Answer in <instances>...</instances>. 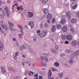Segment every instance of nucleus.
Here are the masks:
<instances>
[{
	"instance_id": "nucleus-52",
	"label": "nucleus",
	"mask_w": 79,
	"mask_h": 79,
	"mask_svg": "<svg viewBox=\"0 0 79 79\" xmlns=\"http://www.w3.org/2000/svg\"><path fill=\"white\" fill-rule=\"evenodd\" d=\"M7 2L8 3H10V0H7Z\"/></svg>"
},
{
	"instance_id": "nucleus-20",
	"label": "nucleus",
	"mask_w": 79,
	"mask_h": 79,
	"mask_svg": "<svg viewBox=\"0 0 79 79\" xmlns=\"http://www.w3.org/2000/svg\"><path fill=\"white\" fill-rule=\"evenodd\" d=\"M57 29L59 30L61 28V25L60 24H57L56 25Z\"/></svg>"
},
{
	"instance_id": "nucleus-32",
	"label": "nucleus",
	"mask_w": 79,
	"mask_h": 79,
	"mask_svg": "<svg viewBox=\"0 0 79 79\" xmlns=\"http://www.w3.org/2000/svg\"><path fill=\"white\" fill-rule=\"evenodd\" d=\"M55 66H56V67H58V66H59V63L56 62V63H55Z\"/></svg>"
},
{
	"instance_id": "nucleus-9",
	"label": "nucleus",
	"mask_w": 79,
	"mask_h": 79,
	"mask_svg": "<svg viewBox=\"0 0 79 79\" xmlns=\"http://www.w3.org/2000/svg\"><path fill=\"white\" fill-rule=\"evenodd\" d=\"M47 19L51 20L52 19V15L51 14L48 13L47 16Z\"/></svg>"
},
{
	"instance_id": "nucleus-57",
	"label": "nucleus",
	"mask_w": 79,
	"mask_h": 79,
	"mask_svg": "<svg viewBox=\"0 0 79 79\" xmlns=\"http://www.w3.org/2000/svg\"><path fill=\"white\" fill-rule=\"evenodd\" d=\"M2 31V30L1 29V27H0V32H1Z\"/></svg>"
},
{
	"instance_id": "nucleus-41",
	"label": "nucleus",
	"mask_w": 79,
	"mask_h": 79,
	"mask_svg": "<svg viewBox=\"0 0 79 79\" xmlns=\"http://www.w3.org/2000/svg\"><path fill=\"white\" fill-rule=\"evenodd\" d=\"M39 79H43V77L42 76H40L39 77Z\"/></svg>"
},
{
	"instance_id": "nucleus-50",
	"label": "nucleus",
	"mask_w": 79,
	"mask_h": 79,
	"mask_svg": "<svg viewBox=\"0 0 79 79\" xmlns=\"http://www.w3.org/2000/svg\"><path fill=\"white\" fill-rule=\"evenodd\" d=\"M77 16L79 17V12H78L77 13Z\"/></svg>"
},
{
	"instance_id": "nucleus-46",
	"label": "nucleus",
	"mask_w": 79,
	"mask_h": 79,
	"mask_svg": "<svg viewBox=\"0 0 79 79\" xmlns=\"http://www.w3.org/2000/svg\"><path fill=\"white\" fill-rule=\"evenodd\" d=\"M0 16L1 18H4V16L2 15H1Z\"/></svg>"
},
{
	"instance_id": "nucleus-3",
	"label": "nucleus",
	"mask_w": 79,
	"mask_h": 79,
	"mask_svg": "<svg viewBox=\"0 0 79 79\" xmlns=\"http://www.w3.org/2000/svg\"><path fill=\"white\" fill-rule=\"evenodd\" d=\"M18 27L19 28V29H20L21 30V32H22V34H20L19 35V37L20 39H22V38H23V36H22V35H23L24 34L23 32V27H22V26H21V25H18Z\"/></svg>"
},
{
	"instance_id": "nucleus-24",
	"label": "nucleus",
	"mask_w": 79,
	"mask_h": 79,
	"mask_svg": "<svg viewBox=\"0 0 79 79\" xmlns=\"http://www.w3.org/2000/svg\"><path fill=\"white\" fill-rule=\"evenodd\" d=\"M69 63L70 64H73V59H70Z\"/></svg>"
},
{
	"instance_id": "nucleus-55",
	"label": "nucleus",
	"mask_w": 79,
	"mask_h": 79,
	"mask_svg": "<svg viewBox=\"0 0 79 79\" xmlns=\"http://www.w3.org/2000/svg\"><path fill=\"white\" fill-rule=\"evenodd\" d=\"M13 40L14 41H16V39L15 38H13Z\"/></svg>"
},
{
	"instance_id": "nucleus-39",
	"label": "nucleus",
	"mask_w": 79,
	"mask_h": 79,
	"mask_svg": "<svg viewBox=\"0 0 79 79\" xmlns=\"http://www.w3.org/2000/svg\"><path fill=\"white\" fill-rule=\"evenodd\" d=\"M55 48L56 50H58V46L57 45H56L55 46Z\"/></svg>"
},
{
	"instance_id": "nucleus-64",
	"label": "nucleus",
	"mask_w": 79,
	"mask_h": 79,
	"mask_svg": "<svg viewBox=\"0 0 79 79\" xmlns=\"http://www.w3.org/2000/svg\"><path fill=\"white\" fill-rule=\"evenodd\" d=\"M64 79H69V78L67 77V78H64Z\"/></svg>"
},
{
	"instance_id": "nucleus-21",
	"label": "nucleus",
	"mask_w": 79,
	"mask_h": 79,
	"mask_svg": "<svg viewBox=\"0 0 79 79\" xmlns=\"http://www.w3.org/2000/svg\"><path fill=\"white\" fill-rule=\"evenodd\" d=\"M41 1L42 3L45 4V3H47L48 2V0H41Z\"/></svg>"
},
{
	"instance_id": "nucleus-2",
	"label": "nucleus",
	"mask_w": 79,
	"mask_h": 79,
	"mask_svg": "<svg viewBox=\"0 0 79 79\" xmlns=\"http://www.w3.org/2000/svg\"><path fill=\"white\" fill-rule=\"evenodd\" d=\"M79 55V50L77 51H75L73 52V54H72L71 55V56L72 58H75V57H77Z\"/></svg>"
},
{
	"instance_id": "nucleus-10",
	"label": "nucleus",
	"mask_w": 79,
	"mask_h": 79,
	"mask_svg": "<svg viewBox=\"0 0 79 79\" xmlns=\"http://www.w3.org/2000/svg\"><path fill=\"white\" fill-rule=\"evenodd\" d=\"M34 15V13L32 12H29L28 13L27 16L29 17H32Z\"/></svg>"
},
{
	"instance_id": "nucleus-11",
	"label": "nucleus",
	"mask_w": 79,
	"mask_h": 79,
	"mask_svg": "<svg viewBox=\"0 0 79 79\" xmlns=\"http://www.w3.org/2000/svg\"><path fill=\"white\" fill-rule=\"evenodd\" d=\"M62 31L63 32H66L68 31V27L66 26H64L62 27Z\"/></svg>"
},
{
	"instance_id": "nucleus-43",
	"label": "nucleus",
	"mask_w": 79,
	"mask_h": 79,
	"mask_svg": "<svg viewBox=\"0 0 79 79\" xmlns=\"http://www.w3.org/2000/svg\"><path fill=\"white\" fill-rule=\"evenodd\" d=\"M17 9L18 10H20V7H19V6H17Z\"/></svg>"
},
{
	"instance_id": "nucleus-56",
	"label": "nucleus",
	"mask_w": 79,
	"mask_h": 79,
	"mask_svg": "<svg viewBox=\"0 0 79 79\" xmlns=\"http://www.w3.org/2000/svg\"><path fill=\"white\" fill-rule=\"evenodd\" d=\"M2 2H0V6H1L2 5Z\"/></svg>"
},
{
	"instance_id": "nucleus-14",
	"label": "nucleus",
	"mask_w": 79,
	"mask_h": 79,
	"mask_svg": "<svg viewBox=\"0 0 79 79\" xmlns=\"http://www.w3.org/2000/svg\"><path fill=\"white\" fill-rule=\"evenodd\" d=\"M71 22L72 23H76L77 19H72L71 20Z\"/></svg>"
},
{
	"instance_id": "nucleus-45",
	"label": "nucleus",
	"mask_w": 79,
	"mask_h": 79,
	"mask_svg": "<svg viewBox=\"0 0 79 79\" xmlns=\"http://www.w3.org/2000/svg\"><path fill=\"white\" fill-rule=\"evenodd\" d=\"M40 59L42 60H44V57L42 56L40 57Z\"/></svg>"
},
{
	"instance_id": "nucleus-4",
	"label": "nucleus",
	"mask_w": 79,
	"mask_h": 79,
	"mask_svg": "<svg viewBox=\"0 0 79 79\" xmlns=\"http://www.w3.org/2000/svg\"><path fill=\"white\" fill-rule=\"evenodd\" d=\"M3 22L1 21L0 22V25L3 29H6V31L8 30V28L6 27V25L5 24L3 25Z\"/></svg>"
},
{
	"instance_id": "nucleus-47",
	"label": "nucleus",
	"mask_w": 79,
	"mask_h": 79,
	"mask_svg": "<svg viewBox=\"0 0 79 79\" xmlns=\"http://www.w3.org/2000/svg\"><path fill=\"white\" fill-rule=\"evenodd\" d=\"M20 8H21L20 9H21V10H22V11H23V6H20Z\"/></svg>"
},
{
	"instance_id": "nucleus-44",
	"label": "nucleus",
	"mask_w": 79,
	"mask_h": 79,
	"mask_svg": "<svg viewBox=\"0 0 79 79\" xmlns=\"http://www.w3.org/2000/svg\"><path fill=\"white\" fill-rule=\"evenodd\" d=\"M29 73V71L27 70L25 71V74H28Z\"/></svg>"
},
{
	"instance_id": "nucleus-17",
	"label": "nucleus",
	"mask_w": 79,
	"mask_h": 79,
	"mask_svg": "<svg viewBox=\"0 0 79 79\" xmlns=\"http://www.w3.org/2000/svg\"><path fill=\"white\" fill-rule=\"evenodd\" d=\"M41 66H44V67H45V66H46V63L43 61L41 62Z\"/></svg>"
},
{
	"instance_id": "nucleus-18",
	"label": "nucleus",
	"mask_w": 79,
	"mask_h": 79,
	"mask_svg": "<svg viewBox=\"0 0 79 79\" xmlns=\"http://www.w3.org/2000/svg\"><path fill=\"white\" fill-rule=\"evenodd\" d=\"M2 72V73H6V70H5V69L4 67H2L1 68Z\"/></svg>"
},
{
	"instance_id": "nucleus-25",
	"label": "nucleus",
	"mask_w": 79,
	"mask_h": 79,
	"mask_svg": "<svg viewBox=\"0 0 79 79\" xmlns=\"http://www.w3.org/2000/svg\"><path fill=\"white\" fill-rule=\"evenodd\" d=\"M25 48V47L23 45H22L20 47V50H24Z\"/></svg>"
},
{
	"instance_id": "nucleus-22",
	"label": "nucleus",
	"mask_w": 79,
	"mask_h": 79,
	"mask_svg": "<svg viewBox=\"0 0 79 79\" xmlns=\"http://www.w3.org/2000/svg\"><path fill=\"white\" fill-rule=\"evenodd\" d=\"M59 76L60 78H63V73H60Z\"/></svg>"
},
{
	"instance_id": "nucleus-27",
	"label": "nucleus",
	"mask_w": 79,
	"mask_h": 79,
	"mask_svg": "<svg viewBox=\"0 0 79 79\" xmlns=\"http://www.w3.org/2000/svg\"><path fill=\"white\" fill-rule=\"evenodd\" d=\"M52 52L54 53H57V51H56V50H55V49H52L51 50Z\"/></svg>"
},
{
	"instance_id": "nucleus-6",
	"label": "nucleus",
	"mask_w": 79,
	"mask_h": 79,
	"mask_svg": "<svg viewBox=\"0 0 79 79\" xmlns=\"http://www.w3.org/2000/svg\"><path fill=\"white\" fill-rule=\"evenodd\" d=\"M28 25L31 27V29H33L34 27V23L32 21H30L28 22Z\"/></svg>"
},
{
	"instance_id": "nucleus-12",
	"label": "nucleus",
	"mask_w": 79,
	"mask_h": 79,
	"mask_svg": "<svg viewBox=\"0 0 79 79\" xmlns=\"http://www.w3.org/2000/svg\"><path fill=\"white\" fill-rule=\"evenodd\" d=\"M48 75V77L49 78H50V77L52 76V70H51V69H49V70Z\"/></svg>"
},
{
	"instance_id": "nucleus-5",
	"label": "nucleus",
	"mask_w": 79,
	"mask_h": 79,
	"mask_svg": "<svg viewBox=\"0 0 79 79\" xmlns=\"http://www.w3.org/2000/svg\"><path fill=\"white\" fill-rule=\"evenodd\" d=\"M5 10L7 13V17H10V10H9V9H8V7L7 6H6Z\"/></svg>"
},
{
	"instance_id": "nucleus-23",
	"label": "nucleus",
	"mask_w": 79,
	"mask_h": 79,
	"mask_svg": "<svg viewBox=\"0 0 79 79\" xmlns=\"http://www.w3.org/2000/svg\"><path fill=\"white\" fill-rule=\"evenodd\" d=\"M77 7V4H75L72 6V9H73V10H75Z\"/></svg>"
},
{
	"instance_id": "nucleus-53",
	"label": "nucleus",
	"mask_w": 79,
	"mask_h": 79,
	"mask_svg": "<svg viewBox=\"0 0 79 79\" xmlns=\"http://www.w3.org/2000/svg\"><path fill=\"white\" fill-rule=\"evenodd\" d=\"M33 40L34 41H36V38H33Z\"/></svg>"
},
{
	"instance_id": "nucleus-58",
	"label": "nucleus",
	"mask_w": 79,
	"mask_h": 79,
	"mask_svg": "<svg viewBox=\"0 0 79 79\" xmlns=\"http://www.w3.org/2000/svg\"><path fill=\"white\" fill-rule=\"evenodd\" d=\"M76 0H70V1H72V2H75Z\"/></svg>"
},
{
	"instance_id": "nucleus-36",
	"label": "nucleus",
	"mask_w": 79,
	"mask_h": 79,
	"mask_svg": "<svg viewBox=\"0 0 79 79\" xmlns=\"http://www.w3.org/2000/svg\"><path fill=\"white\" fill-rule=\"evenodd\" d=\"M70 31L71 32V33H73V32H74V30L72 28H71L70 29Z\"/></svg>"
},
{
	"instance_id": "nucleus-38",
	"label": "nucleus",
	"mask_w": 79,
	"mask_h": 79,
	"mask_svg": "<svg viewBox=\"0 0 79 79\" xmlns=\"http://www.w3.org/2000/svg\"><path fill=\"white\" fill-rule=\"evenodd\" d=\"M29 51L31 53H32V48H29Z\"/></svg>"
},
{
	"instance_id": "nucleus-19",
	"label": "nucleus",
	"mask_w": 79,
	"mask_h": 79,
	"mask_svg": "<svg viewBox=\"0 0 79 79\" xmlns=\"http://www.w3.org/2000/svg\"><path fill=\"white\" fill-rule=\"evenodd\" d=\"M66 22V19H62L60 21V23L61 24H64Z\"/></svg>"
},
{
	"instance_id": "nucleus-7",
	"label": "nucleus",
	"mask_w": 79,
	"mask_h": 79,
	"mask_svg": "<svg viewBox=\"0 0 79 79\" xmlns=\"http://www.w3.org/2000/svg\"><path fill=\"white\" fill-rule=\"evenodd\" d=\"M66 37L67 38L68 40H69L70 41L72 40V39H73V37L72 36L70 35H68L66 36Z\"/></svg>"
},
{
	"instance_id": "nucleus-42",
	"label": "nucleus",
	"mask_w": 79,
	"mask_h": 79,
	"mask_svg": "<svg viewBox=\"0 0 79 79\" xmlns=\"http://www.w3.org/2000/svg\"><path fill=\"white\" fill-rule=\"evenodd\" d=\"M18 54H19V52H17L15 53V56H17L18 55Z\"/></svg>"
},
{
	"instance_id": "nucleus-62",
	"label": "nucleus",
	"mask_w": 79,
	"mask_h": 79,
	"mask_svg": "<svg viewBox=\"0 0 79 79\" xmlns=\"http://www.w3.org/2000/svg\"><path fill=\"white\" fill-rule=\"evenodd\" d=\"M10 30H13V28H10Z\"/></svg>"
},
{
	"instance_id": "nucleus-48",
	"label": "nucleus",
	"mask_w": 79,
	"mask_h": 79,
	"mask_svg": "<svg viewBox=\"0 0 79 79\" xmlns=\"http://www.w3.org/2000/svg\"><path fill=\"white\" fill-rule=\"evenodd\" d=\"M14 59L15 60H17V56H15L14 58Z\"/></svg>"
},
{
	"instance_id": "nucleus-49",
	"label": "nucleus",
	"mask_w": 79,
	"mask_h": 79,
	"mask_svg": "<svg viewBox=\"0 0 79 79\" xmlns=\"http://www.w3.org/2000/svg\"><path fill=\"white\" fill-rule=\"evenodd\" d=\"M40 32V30H39L37 31V34H39Z\"/></svg>"
},
{
	"instance_id": "nucleus-26",
	"label": "nucleus",
	"mask_w": 79,
	"mask_h": 79,
	"mask_svg": "<svg viewBox=\"0 0 79 79\" xmlns=\"http://www.w3.org/2000/svg\"><path fill=\"white\" fill-rule=\"evenodd\" d=\"M56 23V20L55 18H53L52 20V23L53 24V23Z\"/></svg>"
},
{
	"instance_id": "nucleus-40",
	"label": "nucleus",
	"mask_w": 79,
	"mask_h": 79,
	"mask_svg": "<svg viewBox=\"0 0 79 79\" xmlns=\"http://www.w3.org/2000/svg\"><path fill=\"white\" fill-rule=\"evenodd\" d=\"M14 79H19V77L18 76L15 77Z\"/></svg>"
},
{
	"instance_id": "nucleus-15",
	"label": "nucleus",
	"mask_w": 79,
	"mask_h": 79,
	"mask_svg": "<svg viewBox=\"0 0 79 79\" xmlns=\"http://www.w3.org/2000/svg\"><path fill=\"white\" fill-rule=\"evenodd\" d=\"M44 13V14H47L48 12V9L47 8L44 9L43 10Z\"/></svg>"
},
{
	"instance_id": "nucleus-28",
	"label": "nucleus",
	"mask_w": 79,
	"mask_h": 79,
	"mask_svg": "<svg viewBox=\"0 0 79 79\" xmlns=\"http://www.w3.org/2000/svg\"><path fill=\"white\" fill-rule=\"evenodd\" d=\"M8 23L10 24V26L11 27H13L14 26L13 24L11 22H9Z\"/></svg>"
},
{
	"instance_id": "nucleus-35",
	"label": "nucleus",
	"mask_w": 79,
	"mask_h": 79,
	"mask_svg": "<svg viewBox=\"0 0 79 79\" xmlns=\"http://www.w3.org/2000/svg\"><path fill=\"white\" fill-rule=\"evenodd\" d=\"M70 15V13L69 12H68L66 13V16L67 17H68V16H69Z\"/></svg>"
},
{
	"instance_id": "nucleus-60",
	"label": "nucleus",
	"mask_w": 79,
	"mask_h": 79,
	"mask_svg": "<svg viewBox=\"0 0 79 79\" xmlns=\"http://www.w3.org/2000/svg\"><path fill=\"white\" fill-rule=\"evenodd\" d=\"M15 6H18V4L17 3H16L15 4Z\"/></svg>"
},
{
	"instance_id": "nucleus-33",
	"label": "nucleus",
	"mask_w": 79,
	"mask_h": 79,
	"mask_svg": "<svg viewBox=\"0 0 79 79\" xmlns=\"http://www.w3.org/2000/svg\"><path fill=\"white\" fill-rule=\"evenodd\" d=\"M51 69L52 71H56V69L53 68H52Z\"/></svg>"
},
{
	"instance_id": "nucleus-29",
	"label": "nucleus",
	"mask_w": 79,
	"mask_h": 79,
	"mask_svg": "<svg viewBox=\"0 0 79 79\" xmlns=\"http://www.w3.org/2000/svg\"><path fill=\"white\" fill-rule=\"evenodd\" d=\"M44 27H49V25L47 23H45L44 24Z\"/></svg>"
},
{
	"instance_id": "nucleus-1",
	"label": "nucleus",
	"mask_w": 79,
	"mask_h": 79,
	"mask_svg": "<svg viewBox=\"0 0 79 79\" xmlns=\"http://www.w3.org/2000/svg\"><path fill=\"white\" fill-rule=\"evenodd\" d=\"M47 33H48V31L47 30H44L42 31L41 33H40L38 35H40V38H44V37H45L47 35Z\"/></svg>"
},
{
	"instance_id": "nucleus-63",
	"label": "nucleus",
	"mask_w": 79,
	"mask_h": 79,
	"mask_svg": "<svg viewBox=\"0 0 79 79\" xmlns=\"http://www.w3.org/2000/svg\"><path fill=\"white\" fill-rule=\"evenodd\" d=\"M23 58H25V56L24 55H23Z\"/></svg>"
},
{
	"instance_id": "nucleus-30",
	"label": "nucleus",
	"mask_w": 79,
	"mask_h": 79,
	"mask_svg": "<svg viewBox=\"0 0 79 79\" xmlns=\"http://www.w3.org/2000/svg\"><path fill=\"white\" fill-rule=\"evenodd\" d=\"M44 58L46 62H48V58H47V57L46 56H45L44 57Z\"/></svg>"
},
{
	"instance_id": "nucleus-31",
	"label": "nucleus",
	"mask_w": 79,
	"mask_h": 79,
	"mask_svg": "<svg viewBox=\"0 0 79 79\" xmlns=\"http://www.w3.org/2000/svg\"><path fill=\"white\" fill-rule=\"evenodd\" d=\"M34 79H38V74H36L35 75V77L34 78Z\"/></svg>"
},
{
	"instance_id": "nucleus-59",
	"label": "nucleus",
	"mask_w": 79,
	"mask_h": 79,
	"mask_svg": "<svg viewBox=\"0 0 79 79\" xmlns=\"http://www.w3.org/2000/svg\"><path fill=\"white\" fill-rule=\"evenodd\" d=\"M28 75L29 76H31V74L30 72H29V73H28Z\"/></svg>"
},
{
	"instance_id": "nucleus-51",
	"label": "nucleus",
	"mask_w": 79,
	"mask_h": 79,
	"mask_svg": "<svg viewBox=\"0 0 79 79\" xmlns=\"http://www.w3.org/2000/svg\"><path fill=\"white\" fill-rule=\"evenodd\" d=\"M30 73V74H32V75H33V74H34V72H32V71H31Z\"/></svg>"
},
{
	"instance_id": "nucleus-13",
	"label": "nucleus",
	"mask_w": 79,
	"mask_h": 79,
	"mask_svg": "<svg viewBox=\"0 0 79 79\" xmlns=\"http://www.w3.org/2000/svg\"><path fill=\"white\" fill-rule=\"evenodd\" d=\"M1 41H0V52H2L3 50V44H0Z\"/></svg>"
},
{
	"instance_id": "nucleus-34",
	"label": "nucleus",
	"mask_w": 79,
	"mask_h": 79,
	"mask_svg": "<svg viewBox=\"0 0 79 79\" xmlns=\"http://www.w3.org/2000/svg\"><path fill=\"white\" fill-rule=\"evenodd\" d=\"M66 52L67 53H69V52H71V51L70 50L67 49L66 50Z\"/></svg>"
},
{
	"instance_id": "nucleus-37",
	"label": "nucleus",
	"mask_w": 79,
	"mask_h": 79,
	"mask_svg": "<svg viewBox=\"0 0 79 79\" xmlns=\"http://www.w3.org/2000/svg\"><path fill=\"white\" fill-rule=\"evenodd\" d=\"M64 44H69V42H68V41H66L64 42Z\"/></svg>"
},
{
	"instance_id": "nucleus-8",
	"label": "nucleus",
	"mask_w": 79,
	"mask_h": 79,
	"mask_svg": "<svg viewBox=\"0 0 79 79\" xmlns=\"http://www.w3.org/2000/svg\"><path fill=\"white\" fill-rule=\"evenodd\" d=\"M71 44L72 46L76 47V46L77 45V41H73L72 42Z\"/></svg>"
},
{
	"instance_id": "nucleus-61",
	"label": "nucleus",
	"mask_w": 79,
	"mask_h": 79,
	"mask_svg": "<svg viewBox=\"0 0 79 79\" xmlns=\"http://www.w3.org/2000/svg\"><path fill=\"white\" fill-rule=\"evenodd\" d=\"M48 79H54V78L53 77H51L50 78H48Z\"/></svg>"
},
{
	"instance_id": "nucleus-54",
	"label": "nucleus",
	"mask_w": 79,
	"mask_h": 79,
	"mask_svg": "<svg viewBox=\"0 0 79 79\" xmlns=\"http://www.w3.org/2000/svg\"><path fill=\"white\" fill-rule=\"evenodd\" d=\"M47 22L48 23H50V20H48L47 21Z\"/></svg>"
},
{
	"instance_id": "nucleus-16",
	"label": "nucleus",
	"mask_w": 79,
	"mask_h": 79,
	"mask_svg": "<svg viewBox=\"0 0 79 79\" xmlns=\"http://www.w3.org/2000/svg\"><path fill=\"white\" fill-rule=\"evenodd\" d=\"M56 29V26L55 25H53L52 27L51 31L52 32H54L55 31Z\"/></svg>"
}]
</instances>
